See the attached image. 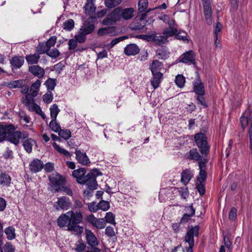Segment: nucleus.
I'll return each mask as SVG.
<instances>
[{"mask_svg": "<svg viewBox=\"0 0 252 252\" xmlns=\"http://www.w3.org/2000/svg\"><path fill=\"white\" fill-rule=\"evenodd\" d=\"M67 215L69 217V223L67 230L76 234H81L83 231V227L78 224L82 221L83 219L82 212L80 211H69L67 212Z\"/></svg>", "mask_w": 252, "mask_h": 252, "instance_id": "obj_1", "label": "nucleus"}, {"mask_svg": "<svg viewBox=\"0 0 252 252\" xmlns=\"http://www.w3.org/2000/svg\"><path fill=\"white\" fill-rule=\"evenodd\" d=\"M97 169H93L92 171L88 173L86 176V169L85 168H80L78 169L74 170L72 173V176L76 178L77 182L81 185H84L85 183L92 180V178H96V176L99 175Z\"/></svg>", "mask_w": 252, "mask_h": 252, "instance_id": "obj_2", "label": "nucleus"}, {"mask_svg": "<svg viewBox=\"0 0 252 252\" xmlns=\"http://www.w3.org/2000/svg\"><path fill=\"white\" fill-rule=\"evenodd\" d=\"M200 226L195 225L189 227L184 238V241L189 244V247L183 249V252H193L192 249L194 245V237H198Z\"/></svg>", "mask_w": 252, "mask_h": 252, "instance_id": "obj_3", "label": "nucleus"}, {"mask_svg": "<svg viewBox=\"0 0 252 252\" xmlns=\"http://www.w3.org/2000/svg\"><path fill=\"white\" fill-rule=\"evenodd\" d=\"M194 139L200 154L207 157L209 154L210 146L207 141L206 134L201 132L196 133L194 135Z\"/></svg>", "mask_w": 252, "mask_h": 252, "instance_id": "obj_4", "label": "nucleus"}, {"mask_svg": "<svg viewBox=\"0 0 252 252\" xmlns=\"http://www.w3.org/2000/svg\"><path fill=\"white\" fill-rule=\"evenodd\" d=\"M21 102L31 112H35L41 116L43 119H46V115L42 112L40 107L34 102V97H30L29 95H25L21 99Z\"/></svg>", "mask_w": 252, "mask_h": 252, "instance_id": "obj_5", "label": "nucleus"}, {"mask_svg": "<svg viewBox=\"0 0 252 252\" xmlns=\"http://www.w3.org/2000/svg\"><path fill=\"white\" fill-rule=\"evenodd\" d=\"M60 110L56 104H53L50 108V117L52 120L50 121L49 126L55 132H58L61 127L59 123L57 122V117Z\"/></svg>", "mask_w": 252, "mask_h": 252, "instance_id": "obj_6", "label": "nucleus"}, {"mask_svg": "<svg viewBox=\"0 0 252 252\" xmlns=\"http://www.w3.org/2000/svg\"><path fill=\"white\" fill-rule=\"evenodd\" d=\"M122 7H117L113 9L102 21L103 25H111L122 18Z\"/></svg>", "mask_w": 252, "mask_h": 252, "instance_id": "obj_7", "label": "nucleus"}, {"mask_svg": "<svg viewBox=\"0 0 252 252\" xmlns=\"http://www.w3.org/2000/svg\"><path fill=\"white\" fill-rule=\"evenodd\" d=\"M139 18L133 21L129 25L130 29L132 31H141L144 32L147 30L146 27L147 21L146 19V13H142L141 15H139Z\"/></svg>", "mask_w": 252, "mask_h": 252, "instance_id": "obj_8", "label": "nucleus"}, {"mask_svg": "<svg viewBox=\"0 0 252 252\" xmlns=\"http://www.w3.org/2000/svg\"><path fill=\"white\" fill-rule=\"evenodd\" d=\"M29 135V133L26 131H10L8 134L7 140L10 143L17 145L21 139L27 138Z\"/></svg>", "mask_w": 252, "mask_h": 252, "instance_id": "obj_9", "label": "nucleus"}, {"mask_svg": "<svg viewBox=\"0 0 252 252\" xmlns=\"http://www.w3.org/2000/svg\"><path fill=\"white\" fill-rule=\"evenodd\" d=\"M85 220L87 222L89 223L97 229H102L105 226V222L103 219H97L92 214L87 215Z\"/></svg>", "mask_w": 252, "mask_h": 252, "instance_id": "obj_10", "label": "nucleus"}, {"mask_svg": "<svg viewBox=\"0 0 252 252\" xmlns=\"http://www.w3.org/2000/svg\"><path fill=\"white\" fill-rule=\"evenodd\" d=\"M179 62L187 64H193L196 65L195 54L193 51L189 50L182 55L179 58Z\"/></svg>", "mask_w": 252, "mask_h": 252, "instance_id": "obj_11", "label": "nucleus"}, {"mask_svg": "<svg viewBox=\"0 0 252 252\" xmlns=\"http://www.w3.org/2000/svg\"><path fill=\"white\" fill-rule=\"evenodd\" d=\"M48 178L55 189L65 183V178L57 172L53 173Z\"/></svg>", "mask_w": 252, "mask_h": 252, "instance_id": "obj_12", "label": "nucleus"}, {"mask_svg": "<svg viewBox=\"0 0 252 252\" xmlns=\"http://www.w3.org/2000/svg\"><path fill=\"white\" fill-rule=\"evenodd\" d=\"M193 89L194 92L197 95H204L205 94L204 86L198 73H197L196 78L193 82Z\"/></svg>", "mask_w": 252, "mask_h": 252, "instance_id": "obj_13", "label": "nucleus"}, {"mask_svg": "<svg viewBox=\"0 0 252 252\" xmlns=\"http://www.w3.org/2000/svg\"><path fill=\"white\" fill-rule=\"evenodd\" d=\"M206 157L200 154L197 148H193L189 152L188 158L190 160H194L197 161L199 163H207L208 160L206 158Z\"/></svg>", "mask_w": 252, "mask_h": 252, "instance_id": "obj_14", "label": "nucleus"}, {"mask_svg": "<svg viewBox=\"0 0 252 252\" xmlns=\"http://www.w3.org/2000/svg\"><path fill=\"white\" fill-rule=\"evenodd\" d=\"M91 179L85 184L87 185V189L83 191V194L87 197H90L93 195L94 190L96 189L97 187L96 178Z\"/></svg>", "mask_w": 252, "mask_h": 252, "instance_id": "obj_15", "label": "nucleus"}, {"mask_svg": "<svg viewBox=\"0 0 252 252\" xmlns=\"http://www.w3.org/2000/svg\"><path fill=\"white\" fill-rule=\"evenodd\" d=\"M86 238L88 244L92 247V250L97 248L98 241L94 233L90 229L85 230Z\"/></svg>", "mask_w": 252, "mask_h": 252, "instance_id": "obj_16", "label": "nucleus"}, {"mask_svg": "<svg viewBox=\"0 0 252 252\" xmlns=\"http://www.w3.org/2000/svg\"><path fill=\"white\" fill-rule=\"evenodd\" d=\"M44 167L42 161L37 158L32 160L29 164V169L32 173H37L40 171Z\"/></svg>", "mask_w": 252, "mask_h": 252, "instance_id": "obj_17", "label": "nucleus"}, {"mask_svg": "<svg viewBox=\"0 0 252 252\" xmlns=\"http://www.w3.org/2000/svg\"><path fill=\"white\" fill-rule=\"evenodd\" d=\"M75 154H76V159L78 163L83 165H88L90 163V159L85 153L76 149Z\"/></svg>", "mask_w": 252, "mask_h": 252, "instance_id": "obj_18", "label": "nucleus"}, {"mask_svg": "<svg viewBox=\"0 0 252 252\" xmlns=\"http://www.w3.org/2000/svg\"><path fill=\"white\" fill-rule=\"evenodd\" d=\"M70 205L69 199L65 196H63L58 198L56 207L57 210H67L70 207Z\"/></svg>", "mask_w": 252, "mask_h": 252, "instance_id": "obj_19", "label": "nucleus"}, {"mask_svg": "<svg viewBox=\"0 0 252 252\" xmlns=\"http://www.w3.org/2000/svg\"><path fill=\"white\" fill-rule=\"evenodd\" d=\"M139 52V48L136 44L134 43L129 44L124 48V53L128 56L137 55Z\"/></svg>", "mask_w": 252, "mask_h": 252, "instance_id": "obj_20", "label": "nucleus"}, {"mask_svg": "<svg viewBox=\"0 0 252 252\" xmlns=\"http://www.w3.org/2000/svg\"><path fill=\"white\" fill-rule=\"evenodd\" d=\"M148 0H139L138 3V15L137 17H139V15H141L142 13H146V16L147 13L149 12L152 9H148Z\"/></svg>", "mask_w": 252, "mask_h": 252, "instance_id": "obj_21", "label": "nucleus"}, {"mask_svg": "<svg viewBox=\"0 0 252 252\" xmlns=\"http://www.w3.org/2000/svg\"><path fill=\"white\" fill-rule=\"evenodd\" d=\"M153 77L151 80V84L154 89L158 88L162 81L163 75L161 72L152 73Z\"/></svg>", "mask_w": 252, "mask_h": 252, "instance_id": "obj_22", "label": "nucleus"}, {"mask_svg": "<svg viewBox=\"0 0 252 252\" xmlns=\"http://www.w3.org/2000/svg\"><path fill=\"white\" fill-rule=\"evenodd\" d=\"M193 173L190 169H186L181 173V182L186 186L193 177Z\"/></svg>", "mask_w": 252, "mask_h": 252, "instance_id": "obj_23", "label": "nucleus"}, {"mask_svg": "<svg viewBox=\"0 0 252 252\" xmlns=\"http://www.w3.org/2000/svg\"><path fill=\"white\" fill-rule=\"evenodd\" d=\"M94 30V24L91 23L88 20L86 21L80 30L82 32L84 33L86 35L92 33Z\"/></svg>", "mask_w": 252, "mask_h": 252, "instance_id": "obj_24", "label": "nucleus"}, {"mask_svg": "<svg viewBox=\"0 0 252 252\" xmlns=\"http://www.w3.org/2000/svg\"><path fill=\"white\" fill-rule=\"evenodd\" d=\"M207 163H199V173L197 180L199 182H204L207 178L206 165Z\"/></svg>", "mask_w": 252, "mask_h": 252, "instance_id": "obj_25", "label": "nucleus"}, {"mask_svg": "<svg viewBox=\"0 0 252 252\" xmlns=\"http://www.w3.org/2000/svg\"><path fill=\"white\" fill-rule=\"evenodd\" d=\"M203 7L206 23L208 25H211L213 23L212 9L211 6L210 5H204Z\"/></svg>", "mask_w": 252, "mask_h": 252, "instance_id": "obj_26", "label": "nucleus"}, {"mask_svg": "<svg viewBox=\"0 0 252 252\" xmlns=\"http://www.w3.org/2000/svg\"><path fill=\"white\" fill-rule=\"evenodd\" d=\"M24 63V59L22 56H14L10 60V64L12 68H20Z\"/></svg>", "mask_w": 252, "mask_h": 252, "instance_id": "obj_27", "label": "nucleus"}, {"mask_svg": "<svg viewBox=\"0 0 252 252\" xmlns=\"http://www.w3.org/2000/svg\"><path fill=\"white\" fill-rule=\"evenodd\" d=\"M40 84L41 81L38 79L32 85L30 89V93L26 95H29L30 97H35L37 95Z\"/></svg>", "mask_w": 252, "mask_h": 252, "instance_id": "obj_28", "label": "nucleus"}, {"mask_svg": "<svg viewBox=\"0 0 252 252\" xmlns=\"http://www.w3.org/2000/svg\"><path fill=\"white\" fill-rule=\"evenodd\" d=\"M29 71L38 78L42 77L44 74V69L38 65H32L29 67Z\"/></svg>", "mask_w": 252, "mask_h": 252, "instance_id": "obj_29", "label": "nucleus"}, {"mask_svg": "<svg viewBox=\"0 0 252 252\" xmlns=\"http://www.w3.org/2000/svg\"><path fill=\"white\" fill-rule=\"evenodd\" d=\"M58 225L60 227L67 226L68 227V223H69V217L67 215V212L65 214L61 215L57 220Z\"/></svg>", "mask_w": 252, "mask_h": 252, "instance_id": "obj_30", "label": "nucleus"}, {"mask_svg": "<svg viewBox=\"0 0 252 252\" xmlns=\"http://www.w3.org/2000/svg\"><path fill=\"white\" fill-rule=\"evenodd\" d=\"M135 11L132 7L126 8L122 10V18L125 20L131 19L134 16Z\"/></svg>", "mask_w": 252, "mask_h": 252, "instance_id": "obj_31", "label": "nucleus"}, {"mask_svg": "<svg viewBox=\"0 0 252 252\" xmlns=\"http://www.w3.org/2000/svg\"><path fill=\"white\" fill-rule=\"evenodd\" d=\"M12 179L10 175L6 172L0 174V184L5 187H9L11 183Z\"/></svg>", "mask_w": 252, "mask_h": 252, "instance_id": "obj_32", "label": "nucleus"}, {"mask_svg": "<svg viewBox=\"0 0 252 252\" xmlns=\"http://www.w3.org/2000/svg\"><path fill=\"white\" fill-rule=\"evenodd\" d=\"M115 32V28L114 27H108L106 28H100L97 31L98 36H101L106 34L113 35Z\"/></svg>", "mask_w": 252, "mask_h": 252, "instance_id": "obj_33", "label": "nucleus"}, {"mask_svg": "<svg viewBox=\"0 0 252 252\" xmlns=\"http://www.w3.org/2000/svg\"><path fill=\"white\" fill-rule=\"evenodd\" d=\"M163 67V65L161 62L158 60L154 61L150 65L149 68L152 73L160 72V70Z\"/></svg>", "mask_w": 252, "mask_h": 252, "instance_id": "obj_34", "label": "nucleus"}, {"mask_svg": "<svg viewBox=\"0 0 252 252\" xmlns=\"http://www.w3.org/2000/svg\"><path fill=\"white\" fill-rule=\"evenodd\" d=\"M10 129L6 126L0 125V142H3L8 139V134Z\"/></svg>", "mask_w": 252, "mask_h": 252, "instance_id": "obj_35", "label": "nucleus"}, {"mask_svg": "<svg viewBox=\"0 0 252 252\" xmlns=\"http://www.w3.org/2000/svg\"><path fill=\"white\" fill-rule=\"evenodd\" d=\"M39 58V54L36 52L33 54L27 55L25 59L29 64H32L37 63Z\"/></svg>", "mask_w": 252, "mask_h": 252, "instance_id": "obj_36", "label": "nucleus"}, {"mask_svg": "<svg viewBox=\"0 0 252 252\" xmlns=\"http://www.w3.org/2000/svg\"><path fill=\"white\" fill-rule=\"evenodd\" d=\"M35 143L34 140L32 138H28L23 142V146L24 149L28 153H31L32 152V146Z\"/></svg>", "mask_w": 252, "mask_h": 252, "instance_id": "obj_37", "label": "nucleus"}, {"mask_svg": "<svg viewBox=\"0 0 252 252\" xmlns=\"http://www.w3.org/2000/svg\"><path fill=\"white\" fill-rule=\"evenodd\" d=\"M168 40H166V37L163 35H157L155 32L154 43L158 46H162L163 44L168 42Z\"/></svg>", "mask_w": 252, "mask_h": 252, "instance_id": "obj_38", "label": "nucleus"}, {"mask_svg": "<svg viewBox=\"0 0 252 252\" xmlns=\"http://www.w3.org/2000/svg\"><path fill=\"white\" fill-rule=\"evenodd\" d=\"M55 190L57 192L62 191L63 193L69 196L73 195L72 189L69 186H65L64 185L61 186L58 188H56Z\"/></svg>", "mask_w": 252, "mask_h": 252, "instance_id": "obj_39", "label": "nucleus"}, {"mask_svg": "<svg viewBox=\"0 0 252 252\" xmlns=\"http://www.w3.org/2000/svg\"><path fill=\"white\" fill-rule=\"evenodd\" d=\"M158 58L159 59L165 60L168 57L169 53L163 48L158 49L156 51Z\"/></svg>", "mask_w": 252, "mask_h": 252, "instance_id": "obj_40", "label": "nucleus"}, {"mask_svg": "<svg viewBox=\"0 0 252 252\" xmlns=\"http://www.w3.org/2000/svg\"><path fill=\"white\" fill-rule=\"evenodd\" d=\"M177 32V29L174 28H169V29H165L162 32V34L166 37V40L169 37L175 35Z\"/></svg>", "mask_w": 252, "mask_h": 252, "instance_id": "obj_41", "label": "nucleus"}, {"mask_svg": "<svg viewBox=\"0 0 252 252\" xmlns=\"http://www.w3.org/2000/svg\"><path fill=\"white\" fill-rule=\"evenodd\" d=\"M15 229L13 226H9L5 229V233L8 240H13L15 238Z\"/></svg>", "mask_w": 252, "mask_h": 252, "instance_id": "obj_42", "label": "nucleus"}, {"mask_svg": "<svg viewBox=\"0 0 252 252\" xmlns=\"http://www.w3.org/2000/svg\"><path fill=\"white\" fill-rule=\"evenodd\" d=\"M74 27V21L72 19H69L63 22V28L67 31H71Z\"/></svg>", "mask_w": 252, "mask_h": 252, "instance_id": "obj_43", "label": "nucleus"}, {"mask_svg": "<svg viewBox=\"0 0 252 252\" xmlns=\"http://www.w3.org/2000/svg\"><path fill=\"white\" fill-rule=\"evenodd\" d=\"M53 146L55 148V149L59 153L63 155L66 157L70 158L71 156V154L65 150L64 149L61 148L59 145H58L56 143H53Z\"/></svg>", "mask_w": 252, "mask_h": 252, "instance_id": "obj_44", "label": "nucleus"}, {"mask_svg": "<svg viewBox=\"0 0 252 252\" xmlns=\"http://www.w3.org/2000/svg\"><path fill=\"white\" fill-rule=\"evenodd\" d=\"M105 6L108 8H112L120 4L122 0H104Z\"/></svg>", "mask_w": 252, "mask_h": 252, "instance_id": "obj_45", "label": "nucleus"}, {"mask_svg": "<svg viewBox=\"0 0 252 252\" xmlns=\"http://www.w3.org/2000/svg\"><path fill=\"white\" fill-rule=\"evenodd\" d=\"M47 52V41L40 43L36 47V52L42 54Z\"/></svg>", "mask_w": 252, "mask_h": 252, "instance_id": "obj_46", "label": "nucleus"}, {"mask_svg": "<svg viewBox=\"0 0 252 252\" xmlns=\"http://www.w3.org/2000/svg\"><path fill=\"white\" fill-rule=\"evenodd\" d=\"M185 82V78L183 75L179 74L176 76L175 82L178 87L180 88H183L184 86Z\"/></svg>", "mask_w": 252, "mask_h": 252, "instance_id": "obj_47", "label": "nucleus"}, {"mask_svg": "<svg viewBox=\"0 0 252 252\" xmlns=\"http://www.w3.org/2000/svg\"><path fill=\"white\" fill-rule=\"evenodd\" d=\"M84 8L86 11L89 12H93L95 10V7L93 2V0H87V2L86 3L84 6Z\"/></svg>", "mask_w": 252, "mask_h": 252, "instance_id": "obj_48", "label": "nucleus"}, {"mask_svg": "<svg viewBox=\"0 0 252 252\" xmlns=\"http://www.w3.org/2000/svg\"><path fill=\"white\" fill-rule=\"evenodd\" d=\"M23 82L24 81L23 80L12 81L9 82L7 84V86L9 89L18 88L21 86V84H22Z\"/></svg>", "mask_w": 252, "mask_h": 252, "instance_id": "obj_49", "label": "nucleus"}, {"mask_svg": "<svg viewBox=\"0 0 252 252\" xmlns=\"http://www.w3.org/2000/svg\"><path fill=\"white\" fill-rule=\"evenodd\" d=\"M58 134L65 140L68 139L71 137V132L69 129H62L58 132Z\"/></svg>", "mask_w": 252, "mask_h": 252, "instance_id": "obj_50", "label": "nucleus"}, {"mask_svg": "<svg viewBox=\"0 0 252 252\" xmlns=\"http://www.w3.org/2000/svg\"><path fill=\"white\" fill-rule=\"evenodd\" d=\"M98 204L99 209L102 210L103 211H106L110 208V204L108 201L101 200Z\"/></svg>", "mask_w": 252, "mask_h": 252, "instance_id": "obj_51", "label": "nucleus"}, {"mask_svg": "<svg viewBox=\"0 0 252 252\" xmlns=\"http://www.w3.org/2000/svg\"><path fill=\"white\" fill-rule=\"evenodd\" d=\"M115 217L114 214L112 212L107 213L105 217L106 222L112 224H115Z\"/></svg>", "mask_w": 252, "mask_h": 252, "instance_id": "obj_52", "label": "nucleus"}, {"mask_svg": "<svg viewBox=\"0 0 252 252\" xmlns=\"http://www.w3.org/2000/svg\"><path fill=\"white\" fill-rule=\"evenodd\" d=\"M86 246L85 244L83 242L82 240L80 239L77 241V243L76 244L75 251L76 252H81L85 250Z\"/></svg>", "mask_w": 252, "mask_h": 252, "instance_id": "obj_53", "label": "nucleus"}, {"mask_svg": "<svg viewBox=\"0 0 252 252\" xmlns=\"http://www.w3.org/2000/svg\"><path fill=\"white\" fill-rule=\"evenodd\" d=\"M187 33L185 32H178L177 31V34H175V37L176 39L182 40L184 41H188V39L187 36Z\"/></svg>", "mask_w": 252, "mask_h": 252, "instance_id": "obj_54", "label": "nucleus"}, {"mask_svg": "<svg viewBox=\"0 0 252 252\" xmlns=\"http://www.w3.org/2000/svg\"><path fill=\"white\" fill-rule=\"evenodd\" d=\"M86 35L82 32L80 31L79 32V33L75 35V39L76 41L80 43L85 42L86 40Z\"/></svg>", "mask_w": 252, "mask_h": 252, "instance_id": "obj_55", "label": "nucleus"}, {"mask_svg": "<svg viewBox=\"0 0 252 252\" xmlns=\"http://www.w3.org/2000/svg\"><path fill=\"white\" fill-rule=\"evenodd\" d=\"M66 62L64 61H62V62L59 63H58L54 65V69L56 71L60 73L61 71H62L63 68L65 66Z\"/></svg>", "mask_w": 252, "mask_h": 252, "instance_id": "obj_56", "label": "nucleus"}, {"mask_svg": "<svg viewBox=\"0 0 252 252\" xmlns=\"http://www.w3.org/2000/svg\"><path fill=\"white\" fill-rule=\"evenodd\" d=\"M60 54V53L57 48H54L51 50H50V48H48V56L52 58L56 59L59 56Z\"/></svg>", "mask_w": 252, "mask_h": 252, "instance_id": "obj_57", "label": "nucleus"}, {"mask_svg": "<svg viewBox=\"0 0 252 252\" xmlns=\"http://www.w3.org/2000/svg\"><path fill=\"white\" fill-rule=\"evenodd\" d=\"M196 100L197 104H200L205 108H207L208 107L204 95H198L196 97Z\"/></svg>", "mask_w": 252, "mask_h": 252, "instance_id": "obj_58", "label": "nucleus"}, {"mask_svg": "<svg viewBox=\"0 0 252 252\" xmlns=\"http://www.w3.org/2000/svg\"><path fill=\"white\" fill-rule=\"evenodd\" d=\"M237 209L235 207H232L229 213V219L232 221L236 220L237 218Z\"/></svg>", "mask_w": 252, "mask_h": 252, "instance_id": "obj_59", "label": "nucleus"}, {"mask_svg": "<svg viewBox=\"0 0 252 252\" xmlns=\"http://www.w3.org/2000/svg\"><path fill=\"white\" fill-rule=\"evenodd\" d=\"M3 249L4 252H15V248L10 242L6 243Z\"/></svg>", "mask_w": 252, "mask_h": 252, "instance_id": "obj_60", "label": "nucleus"}, {"mask_svg": "<svg viewBox=\"0 0 252 252\" xmlns=\"http://www.w3.org/2000/svg\"><path fill=\"white\" fill-rule=\"evenodd\" d=\"M2 157L5 159H12L13 158V151L8 148H7L3 154Z\"/></svg>", "mask_w": 252, "mask_h": 252, "instance_id": "obj_61", "label": "nucleus"}, {"mask_svg": "<svg viewBox=\"0 0 252 252\" xmlns=\"http://www.w3.org/2000/svg\"><path fill=\"white\" fill-rule=\"evenodd\" d=\"M88 207L89 211L92 212H96L99 210L98 204H96L95 202L88 203Z\"/></svg>", "mask_w": 252, "mask_h": 252, "instance_id": "obj_62", "label": "nucleus"}, {"mask_svg": "<svg viewBox=\"0 0 252 252\" xmlns=\"http://www.w3.org/2000/svg\"><path fill=\"white\" fill-rule=\"evenodd\" d=\"M179 192L181 197L184 199L187 198L189 196V192L187 188H180L179 190Z\"/></svg>", "mask_w": 252, "mask_h": 252, "instance_id": "obj_63", "label": "nucleus"}, {"mask_svg": "<svg viewBox=\"0 0 252 252\" xmlns=\"http://www.w3.org/2000/svg\"><path fill=\"white\" fill-rule=\"evenodd\" d=\"M203 182H199V184L196 183V188L200 195H203L205 192V188Z\"/></svg>", "mask_w": 252, "mask_h": 252, "instance_id": "obj_64", "label": "nucleus"}]
</instances>
